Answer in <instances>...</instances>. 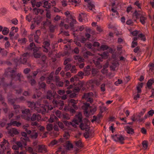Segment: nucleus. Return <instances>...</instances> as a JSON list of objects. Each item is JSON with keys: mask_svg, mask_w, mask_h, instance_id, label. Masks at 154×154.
<instances>
[{"mask_svg": "<svg viewBox=\"0 0 154 154\" xmlns=\"http://www.w3.org/2000/svg\"><path fill=\"white\" fill-rule=\"evenodd\" d=\"M112 137L114 140L116 142H119L121 144H123L124 143V140L125 139L123 136L119 134H116L114 135H112Z\"/></svg>", "mask_w": 154, "mask_h": 154, "instance_id": "f257e3e1", "label": "nucleus"}, {"mask_svg": "<svg viewBox=\"0 0 154 154\" xmlns=\"http://www.w3.org/2000/svg\"><path fill=\"white\" fill-rule=\"evenodd\" d=\"M8 142V141L4 139L3 141L2 142L1 144H0V146L1 148H2Z\"/></svg>", "mask_w": 154, "mask_h": 154, "instance_id": "4d7b16f0", "label": "nucleus"}, {"mask_svg": "<svg viewBox=\"0 0 154 154\" xmlns=\"http://www.w3.org/2000/svg\"><path fill=\"white\" fill-rule=\"evenodd\" d=\"M142 144L143 147L145 149H146L148 147V144L147 141H143L142 143Z\"/></svg>", "mask_w": 154, "mask_h": 154, "instance_id": "72a5a7b5", "label": "nucleus"}, {"mask_svg": "<svg viewBox=\"0 0 154 154\" xmlns=\"http://www.w3.org/2000/svg\"><path fill=\"white\" fill-rule=\"evenodd\" d=\"M27 151L32 154H34V152H33V150L32 148L30 146L28 147L27 149Z\"/></svg>", "mask_w": 154, "mask_h": 154, "instance_id": "4c0bfd02", "label": "nucleus"}, {"mask_svg": "<svg viewBox=\"0 0 154 154\" xmlns=\"http://www.w3.org/2000/svg\"><path fill=\"white\" fill-rule=\"evenodd\" d=\"M83 135L86 139H88L90 137L89 132L87 131L84 133Z\"/></svg>", "mask_w": 154, "mask_h": 154, "instance_id": "3c124183", "label": "nucleus"}, {"mask_svg": "<svg viewBox=\"0 0 154 154\" xmlns=\"http://www.w3.org/2000/svg\"><path fill=\"white\" fill-rule=\"evenodd\" d=\"M64 14L66 16V17L67 18V19H68L69 18H72V16L70 14L69 11H67L65 12Z\"/></svg>", "mask_w": 154, "mask_h": 154, "instance_id": "c85d7f7f", "label": "nucleus"}, {"mask_svg": "<svg viewBox=\"0 0 154 154\" xmlns=\"http://www.w3.org/2000/svg\"><path fill=\"white\" fill-rule=\"evenodd\" d=\"M101 72L103 74L106 73L108 72V70L105 69V67H103V69L101 70Z\"/></svg>", "mask_w": 154, "mask_h": 154, "instance_id": "680f3d73", "label": "nucleus"}, {"mask_svg": "<svg viewBox=\"0 0 154 154\" xmlns=\"http://www.w3.org/2000/svg\"><path fill=\"white\" fill-rule=\"evenodd\" d=\"M21 75L19 73L17 75V76L15 79V81L19 80L20 82L21 81Z\"/></svg>", "mask_w": 154, "mask_h": 154, "instance_id": "49530a36", "label": "nucleus"}, {"mask_svg": "<svg viewBox=\"0 0 154 154\" xmlns=\"http://www.w3.org/2000/svg\"><path fill=\"white\" fill-rule=\"evenodd\" d=\"M30 71V69L29 68H26L25 69L23 70V72L25 74H27Z\"/></svg>", "mask_w": 154, "mask_h": 154, "instance_id": "0e129e2a", "label": "nucleus"}, {"mask_svg": "<svg viewBox=\"0 0 154 154\" xmlns=\"http://www.w3.org/2000/svg\"><path fill=\"white\" fill-rule=\"evenodd\" d=\"M58 101L57 100H55L53 99V101L52 102V103L54 105V108H55L56 107H57V103ZM48 109H50V110H51L53 109V107L51 106H48Z\"/></svg>", "mask_w": 154, "mask_h": 154, "instance_id": "2eb2a0df", "label": "nucleus"}, {"mask_svg": "<svg viewBox=\"0 0 154 154\" xmlns=\"http://www.w3.org/2000/svg\"><path fill=\"white\" fill-rule=\"evenodd\" d=\"M20 62L24 65L29 66L28 59L27 57H21L20 59Z\"/></svg>", "mask_w": 154, "mask_h": 154, "instance_id": "6e6552de", "label": "nucleus"}, {"mask_svg": "<svg viewBox=\"0 0 154 154\" xmlns=\"http://www.w3.org/2000/svg\"><path fill=\"white\" fill-rule=\"evenodd\" d=\"M53 93H52L51 90H48L47 92V98L48 99L50 100L51 98L52 97Z\"/></svg>", "mask_w": 154, "mask_h": 154, "instance_id": "f3484780", "label": "nucleus"}, {"mask_svg": "<svg viewBox=\"0 0 154 154\" xmlns=\"http://www.w3.org/2000/svg\"><path fill=\"white\" fill-rule=\"evenodd\" d=\"M63 138L66 140L68 139L70 137L69 133L68 132L65 131L63 135Z\"/></svg>", "mask_w": 154, "mask_h": 154, "instance_id": "a878e982", "label": "nucleus"}, {"mask_svg": "<svg viewBox=\"0 0 154 154\" xmlns=\"http://www.w3.org/2000/svg\"><path fill=\"white\" fill-rule=\"evenodd\" d=\"M54 74V72H51L50 75H48V76L47 77V79H48V80H52L53 78Z\"/></svg>", "mask_w": 154, "mask_h": 154, "instance_id": "473e14b6", "label": "nucleus"}, {"mask_svg": "<svg viewBox=\"0 0 154 154\" xmlns=\"http://www.w3.org/2000/svg\"><path fill=\"white\" fill-rule=\"evenodd\" d=\"M153 83H154L153 78L150 79L146 83V86L149 89L152 88V86Z\"/></svg>", "mask_w": 154, "mask_h": 154, "instance_id": "ddd939ff", "label": "nucleus"}, {"mask_svg": "<svg viewBox=\"0 0 154 154\" xmlns=\"http://www.w3.org/2000/svg\"><path fill=\"white\" fill-rule=\"evenodd\" d=\"M46 128L47 130L49 131H51L53 128V125L51 124L47 125Z\"/></svg>", "mask_w": 154, "mask_h": 154, "instance_id": "c756f323", "label": "nucleus"}, {"mask_svg": "<svg viewBox=\"0 0 154 154\" xmlns=\"http://www.w3.org/2000/svg\"><path fill=\"white\" fill-rule=\"evenodd\" d=\"M5 80V78H2L1 79V82L3 83V86L4 88V89L6 90V89L9 87H11L12 86V80L11 81L10 83L8 84L6 82H4Z\"/></svg>", "mask_w": 154, "mask_h": 154, "instance_id": "1a4fd4ad", "label": "nucleus"}, {"mask_svg": "<svg viewBox=\"0 0 154 154\" xmlns=\"http://www.w3.org/2000/svg\"><path fill=\"white\" fill-rule=\"evenodd\" d=\"M91 72L92 74L94 76L97 74V72L96 69L93 68L92 69Z\"/></svg>", "mask_w": 154, "mask_h": 154, "instance_id": "864d4df0", "label": "nucleus"}, {"mask_svg": "<svg viewBox=\"0 0 154 154\" xmlns=\"http://www.w3.org/2000/svg\"><path fill=\"white\" fill-rule=\"evenodd\" d=\"M100 110L99 112L103 113L106 110V107L104 106H100Z\"/></svg>", "mask_w": 154, "mask_h": 154, "instance_id": "7c9ffc66", "label": "nucleus"}, {"mask_svg": "<svg viewBox=\"0 0 154 154\" xmlns=\"http://www.w3.org/2000/svg\"><path fill=\"white\" fill-rule=\"evenodd\" d=\"M41 34V32L40 30H37L35 32V34L34 35V39L35 42L38 43V39L39 38V36Z\"/></svg>", "mask_w": 154, "mask_h": 154, "instance_id": "9d476101", "label": "nucleus"}, {"mask_svg": "<svg viewBox=\"0 0 154 154\" xmlns=\"http://www.w3.org/2000/svg\"><path fill=\"white\" fill-rule=\"evenodd\" d=\"M42 19V17L40 16H38L36 18V20L35 21L36 22L37 25H38L40 24L41 20Z\"/></svg>", "mask_w": 154, "mask_h": 154, "instance_id": "f704fd0d", "label": "nucleus"}, {"mask_svg": "<svg viewBox=\"0 0 154 154\" xmlns=\"http://www.w3.org/2000/svg\"><path fill=\"white\" fill-rule=\"evenodd\" d=\"M138 37L141 38V40L143 41H145L146 40V38L145 35L142 34L140 33L138 35Z\"/></svg>", "mask_w": 154, "mask_h": 154, "instance_id": "bb28decb", "label": "nucleus"}, {"mask_svg": "<svg viewBox=\"0 0 154 154\" xmlns=\"http://www.w3.org/2000/svg\"><path fill=\"white\" fill-rule=\"evenodd\" d=\"M133 15L135 16L136 19L140 18L143 16L142 14L141 11H137L136 10L133 13Z\"/></svg>", "mask_w": 154, "mask_h": 154, "instance_id": "f8f14e48", "label": "nucleus"}, {"mask_svg": "<svg viewBox=\"0 0 154 154\" xmlns=\"http://www.w3.org/2000/svg\"><path fill=\"white\" fill-rule=\"evenodd\" d=\"M71 65L70 63L68 64L67 65H66L64 68L65 71H67L71 69Z\"/></svg>", "mask_w": 154, "mask_h": 154, "instance_id": "2f4dec72", "label": "nucleus"}, {"mask_svg": "<svg viewBox=\"0 0 154 154\" xmlns=\"http://www.w3.org/2000/svg\"><path fill=\"white\" fill-rule=\"evenodd\" d=\"M77 69H76V67L75 65L72 66L71 69V72L72 73H75L76 72Z\"/></svg>", "mask_w": 154, "mask_h": 154, "instance_id": "58836bf2", "label": "nucleus"}, {"mask_svg": "<svg viewBox=\"0 0 154 154\" xmlns=\"http://www.w3.org/2000/svg\"><path fill=\"white\" fill-rule=\"evenodd\" d=\"M37 115L35 113L32 114L31 118V120L32 121H34L36 119Z\"/></svg>", "mask_w": 154, "mask_h": 154, "instance_id": "ea45409f", "label": "nucleus"}, {"mask_svg": "<svg viewBox=\"0 0 154 154\" xmlns=\"http://www.w3.org/2000/svg\"><path fill=\"white\" fill-rule=\"evenodd\" d=\"M67 143L66 146L68 149L69 148H73V145L72 144L70 143V141H67Z\"/></svg>", "mask_w": 154, "mask_h": 154, "instance_id": "e433bc0d", "label": "nucleus"}, {"mask_svg": "<svg viewBox=\"0 0 154 154\" xmlns=\"http://www.w3.org/2000/svg\"><path fill=\"white\" fill-rule=\"evenodd\" d=\"M50 32H54L55 31V27L53 25H51L49 27Z\"/></svg>", "mask_w": 154, "mask_h": 154, "instance_id": "79ce46f5", "label": "nucleus"}, {"mask_svg": "<svg viewBox=\"0 0 154 154\" xmlns=\"http://www.w3.org/2000/svg\"><path fill=\"white\" fill-rule=\"evenodd\" d=\"M89 97L88 93H84L82 97V99H85L86 100Z\"/></svg>", "mask_w": 154, "mask_h": 154, "instance_id": "13d9d810", "label": "nucleus"}, {"mask_svg": "<svg viewBox=\"0 0 154 154\" xmlns=\"http://www.w3.org/2000/svg\"><path fill=\"white\" fill-rule=\"evenodd\" d=\"M75 144L76 146L80 148H82L84 147L83 145L82 144V141L79 140L78 141L75 142Z\"/></svg>", "mask_w": 154, "mask_h": 154, "instance_id": "dca6fc26", "label": "nucleus"}, {"mask_svg": "<svg viewBox=\"0 0 154 154\" xmlns=\"http://www.w3.org/2000/svg\"><path fill=\"white\" fill-rule=\"evenodd\" d=\"M38 136V134L37 132H35L34 134H32L30 135V137L32 139H36Z\"/></svg>", "mask_w": 154, "mask_h": 154, "instance_id": "c03bdc74", "label": "nucleus"}, {"mask_svg": "<svg viewBox=\"0 0 154 154\" xmlns=\"http://www.w3.org/2000/svg\"><path fill=\"white\" fill-rule=\"evenodd\" d=\"M21 135L24 137L25 138H23L24 140H29V137H27V133L25 132L22 131L21 132Z\"/></svg>", "mask_w": 154, "mask_h": 154, "instance_id": "5701e85b", "label": "nucleus"}, {"mask_svg": "<svg viewBox=\"0 0 154 154\" xmlns=\"http://www.w3.org/2000/svg\"><path fill=\"white\" fill-rule=\"evenodd\" d=\"M12 125L14 126L15 125L14 124H15L16 126L17 127H18L21 125V123L19 122H17V121H14L12 122Z\"/></svg>", "mask_w": 154, "mask_h": 154, "instance_id": "37998d69", "label": "nucleus"}, {"mask_svg": "<svg viewBox=\"0 0 154 154\" xmlns=\"http://www.w3.org/2000/svg\"><path fill=\"white\" fill-rule=\"evenodd\" d=\"M38 8H35L33 9V11L35 14L38 15L39 13V10H38Z\"/></svg>", "mask_w": 154, "mask_h": 154, "instance_id": "bf43d9fd", "label": "nucleus"}, {"mask_svg": "<svg viewBox=\"0 0 154 154\" xmlns=\"http://www.w3.org/2000/svg\"><path fill=\"white\" fill-rule=\"evenodd\" d=\"M126 23L128 25H133V22L131 20H129L127 21Z\"/></svg>", "mask_w": 154, "mask_h": 154, "instance_id": "69168bd1", "label": "nucleus"}, {"mask_svg": "<svg viewBox=\"0 0 154 154\" xmlns=\"http://www.w3.org/2000/svg\"><path fill=\"white\" fill-rule=\"evenodd\" d=\"M88 3V7L90 10H92L93 8H94L95 7L94 5L93 4H92L91 2H90Z\"/></svg>", "mask_w": 154, "mask_h": 154, "instance_id": "cd10ccee", "label": "nucleus"}, {"mask_svg": "<svg viewBox=\"0 0 154 154\" xmlns=\"http://www.w3.org/2000/svg\"><path fill=\"white\" fill-rule=\"evenodd\" d=\"M48 152L45 146L43 145H39L38 146V152L40 153H45Z\"/></svg>", "mask_w": 154, "mask_h": 154, "instance_id": "39448f33", "label": "nucleus"}, {"mask_svg": "<svg viewBox=\"0 0 154 154\" xmlns=\"http://www.w3.org/2000/svg\"><path fill=\"white\" fill-rule=\"evenodd\" d=\"M9 29L7 27H4L2 32L4 35H7L9 33Z\"/></svg>", "mask_w": 154, "mask_h": 154, "instance_id": "412c9836", "label": "nucleus"}, {"mask_svg": "<svg viewBox=\"0 0 154 154\" xmlns=\"http://www.w3.org/2000/svg\"><path fill=\"white\" fill-rule=\"evenodd\" d=\"M8 53V52L7 51L4 50L2 51L1 54L2 57H6Z\"/></svg>", "mask_w": 154, "mask_h": 154, "instance_id": "a19ab883", "label": "nucleus"}, {"mask_svg": "<svg viewBox=\"0 0 154 154\" xmlns=\"http://www.w3.org/2000/svg\"><path fill=\"white\" fill-rule=\"evenodd\" d=\"M69 104L71 105L75 109H77L78 108V106L76 105L78 103V101L75 100L74 99H71L69 101Z\"/></svg>", "mask_w": 154, "mask_h": 154, "instance_id": "0eeeda50", "label": "nucleus"}, {"mask_svg": "<svg viewBox=\"0 0 154 154\" xmlns=\"http://www.w3.org/2000/svg\"><path fill=\"white\" fill-rule=\"evenodd\" d=\"M83 83L79 81L75 85L73 91L75 93L79 92L83 87Z\"/></svg>", "mask_w": 154, "mask_h": 154, "instance_id": "20e7f679", "label": "nucleus"}, {"mask_svg": "<svg viewBox=\"0 0 154 154\" xmlns=\"http://www.w3.org/2000/svg\"><path fill=\"white\" fill-rule=\"evenodd\" d=\"M88 108H91V106H90V104L88 103H85L84 104V105L82 106V108L84 109V113L86 116L87 117H89V113L88 111Z\"/></svg>", "mask_w": 154, "mask_h": 154, "instance_id": "7ed1b4c3", "label": "nucleus"}, {"mask_svg": "<svg viewBox=\"0 0 154 154\" xmlns=\"http://www.w3.org/2000/svg\"><path fill=\"white\" fill-rule=\"evenodd\" d=\"M12 23L15 25H17L18 24V21L16 19H14L11 20Z\"/></svg>", "mask_w": 154, "mask_h": 154, "instance_id": "052dcab7", "label": "nucleus"}, {"mask_svg": "<svg viewBox=\"0 0 154 154\" xmlns=\"http://www.w3.org/2000/svg\"><path fill=\"white\" fill-rule=\"evenodd\" d=\"M64 124L67 126H69L70 125H71L72 123L71 122H69L67 121H65L63 122Z\"/></svg>", "mask_w": 154, "mask_h": 154, "instance_id": "338daca9", "label": "nucleus"}, {"mask_svg": "<svg viewBox=\"0 0 154 154\" xmlns=\"http://www.w3.org/2000/svg\"><path fill=\"white\" fill-rule=\"evenodd\" d=\"M57 118L54 115H52L50 117V119H49L48 121L49 122L52 123L54 122L55 119H56Z\"/></svg>", "mask_w": 154, "mask_h": 154, "instance_id": "b1692460", "label": "nucleus"}, {"mask_svg": "<svg viewBox=\"0 0 154 154\" xmlns=\"http://www.w3.org/2000/svg\"><path fill=\"white\" fill-rule=\"evenodd\" d=\"M73 58L75 60H78L79 62H83L84 59L79 55H74Z\"/></svg>", "mask_w": 154, "mask_h": 154, "instance_id": "a211bd4d", "label": "nucleus"}, {"mask_svg": "<svg viewBox=\"0 0 154 154\" xmlns=\"http://www.w3.org/2000/svg\"><path fill=\"white\" fill-rule=\"evenodd\" d=\"M138 32H139L138 30H135L131 32V34L133 36H136L137 35Z\"/></svg>", "mask_w": 154, "mask_h": 154, "instance_id": "e2e57ef3", "label": "nucleus"}, {"mask_svg": "<svg viewBox=\"0 0 154 154\" xmlns=\"http://www.w3.org/2000/svg\"><path fill=\"white\" fill-rule=\"evenodd\" d=\"M38 85L39 86L40 88H39V89L42 88L45 90L46 89V83L44 82H39Z\"/></svg>", "mask_w": 154, "mask_h": 154, "instance_id": "aec40b11", "label": "nucleus"}, {"mask_svg": "<svg viewBox=\"0 0 154 154\" xmlns=\"http://www.w3.org/2000/svg\"><path fill=\"white\" fill-rule=\"evenodd\" d=\"M151 92L152 94L149 96V97L154 98V88H152Z\"/></svg>", "mask_w": 154, "mask_h": 154, "instance_id": "774afa93", "label": "nucleus"}, {"mask_svg": "<svg viewBox=\"0 0 154 154\" xmlns=\"http://www.w3.org/2000/svg\"><path fill=\"white\" fill-rule=\"evenodd\" d=\"M8 133L11 137H14V135H18L19 134V132L17 131V129L15 128H12L10 129L8 131Z\"/></svg>", "mask_w": 154, "mask_h": 154, "instance_id": "423d86ee", "label": "nucleus"}, {"mask_svg": "<svg viewBox=\"0 0 154 154\" xmlns=\"http://www.w3.org/2000/svg\"><path fill=\"white\" fill-rule=\"evenodd\" d=\"M138 45L137 42H134L133 41L131 43V47L132 48H135L136 46H137Z\"/></svg>", "mask_w": 154, "mask_h": 154, "instance_id": "6e6d98bb", "label": "nucleus"}, {"mask_svg": "<svg viewBox=\"0 0 154 154\" xmlns=\"http://www.w3.org/2000/svg\"><path fill=\"white\" fill-rule=\"evenodd\" d=\"M58 141L57 140H52L50 143V145L51 146H54L56 144H57L58 143Z\"/></svg>", "mask_w": 154, "mask_h": 154, "instance_id": "a18cd8bd", "label": "nucleus"}, {"mask_svg": "<svg viewBox=\"0 0 154 154\" xmlns=\"http://www.w3.org/2000/svg\"><path fill=\"white\" fill-rule=\"evenodd\" d=\"M29 82L32 86L35 85L36 83L35 80V79H31Z\"/></svg>", "mask_w": 154, "mask_h": 154, "instance_id": "8fccbe9b", "label": "nucleus"}, {"mask_svg": "<svg viewBox=\"0 0 154 154\" xmlns=\"http://www.w3.org/2000/svg\"><path fill=\"white\" fill-rule=\"evenodd\" d=\"M18 42L21 45H24L27 42V40L26 38H23L19 39Z\"/></svg>", "mask_w": 154, "mask_h": 154, "instance_id": "6ab92c4d", "label": "nucleus"}, {"mask_svg": "<svg viewBox=\"0 0 154 154\" xmlns=\"http://www.w3.org/2000/svg\"><path fill=\"white\" fill-rule=\"evenodd\" d=\"M43 44L46 47H49L50 45V43L47 41H44L43 42Z\"/></svg>", "mask_w": 154, "mask_h": 154, "instance_id": "5fc2aeb1", "label": "nucleus"}, {"mask_svg": "<svg viewBox=\"0 0 154 154\" xmlns=\"http://www.w3.org/2000/svg\"><path fill=\"white\" fill-rule=\"evenodd\" d=\"M97 111L96 107H95L94 108L91 109L90 110V112L92 115H94L95 112Z\"/></svg>", "mask_w": 154, "mask_h": 154, "instance_id": "09e8293b", "label": "nucleus"}, {"mask_svg": "<svg viewBox=\"0 0 154 154\" xmlns=\"http://www.w3.org/2000/svg\"><path fill=\"white\" fill-rule=\"evenodd\" d=\"M140 18V21L143 25H144L146 23V21L147 20V18L143 17V16Z\"/></svg>", "mask_w": 154, "mask_h": 154, "instance_id": "393cba45", "label": "nucleus"}, {"mask_svg": "<svg viewBox=\"0 0 154 154\" xmlns=\"http://www.w3.org/2000/svg\"><path fill=\"white\" fill-rule=\"evenodd\" d=\"M109 48V47L107 45H102L100 46V48L103 51L106 50Z\"/></svg>", "mask_w": 154, "mask_h": 154, "instance_id": "c9c22d12", "label": "nucleus"}, {"mask_svg": "<svg viewBox=\"0 0 154 154\" xmlns=\"http://www.w3.org/2000/svg\"><path fill=\"white\" fill-rule=\"evenodd\" d=\"M73 17L72 16V18H69L71 20H69V21H71V22L69 23V26L71 27H73L74 26V25L76 23V20L74 19Z\"/></svg>", "mask_w": 154, "mask_h": 154, "instance_id": "4468645a", "label": "nucleus"}, {"mask_svg": "<svg viewBox=\"0 0 154 154\" xmlns=\"http://www.w3.org/2000/svg\"><path fill=\"white\" fill-rule=\"evenodd\" d=\"M125 130L126 131L127 133L128 134L132 135L134 133V129L132 128H131V127L129 126H125Z\"/></svg>", "mask_w": 154, "mask_h": 154, "instance_id": "9b49d317", "label": "nucleus"}, {"mask_svg": "<svg viewBox=\"0 0 154 154\" xmlns=\"http://www.w3.org/2000/svg\"><path fill=\"white\" fill-rule=\"evenodd\" d=\"M122 83V81L120 79H118V80L116 81L115 83V84L116 85L121 84Z\"/></svg>", "mask_w": 154, "mask_h": 154, "instance_id": "603ef678", "label": "nucleus"}, {"mask_svg": "<svg viewBox=\"0 0 154 154\" xmlns=\"http://www.w3.org/2000/svg\"><path fill=\"white\" fill-rule=\"evenodd\" d=\"M104 59H105L108 58V57L109 56V53L107 51H104L103 53L100 55Z\"/></svg>", "mask_w": 154, "mask_h": 154, "instance_id": "4be33fe9", "label": "nucleus"}, {"mask_svg": "<svg viewBox=\"0 0 154 154\" xmlns=\"http://www.w3.org/2000/svg\"><path fill=\"white\" fill-rule=\"evenodd\" d=\"M58 141L60 142L61 143H63L65 142L66 143L67 142V141H66V140L64 138H60L58 140Z\"/></svg>", "mask_w": 154, "mask_h": 154, "instance_id": "de8ad7c7", "label": "nucleus"}, {"mask_svg": "<svg viewBox=\"0 0 154 154\" xmlns=\"http://www.w3.org/2000/svg\"><path fill=\"white\" fill-rule=\"evenodd\" d=\"M82 113L79 112L75 116V118L73 121L74 123L77 125H79V123L82 122Z\"/></svg>", "mask_w": 154, "mask_h": 154, "instance_id": "f03ea898", "label": "nucleus"}]
</instances>
